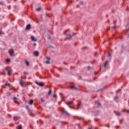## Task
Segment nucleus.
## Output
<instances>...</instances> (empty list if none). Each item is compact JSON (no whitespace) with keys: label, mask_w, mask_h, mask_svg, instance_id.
Returning <instances> with one entry per match:
<instances>
[{"label":"nucleus","mask_w":129,"mask_h":129,"mask_svg":"<svg viewBox=\"0 0 129 129\" xmlns=\"http://www.w3.org/2000/svg\"><path fill=\"white\" fill-rule=\"evenodd\" d=\"M116 115H117L118 116L120 115V113H119V112H116Z\"/></svg>","instance_id":"obj_20"},{"label":"nucleus","mask_w":129,"mask_h":129,"mask_svg":"<svg viewBox=\"0 0 129 129\" xmlns=\"http://www.w3.org/2000/svg\"><path fill=\"white\" fill-rule=\"evenodd\" d=\"M31 28V25L30 24H28L26 26V30H29Z\"/></svg>","instance_id":"obj_12"},{"label":"nucleus","mask_w":129,"mask_h":129,"mask_svg":"<svg viewBox=\"0 0 129 129\" xmlns=\"http://www.w3.org/2000/svg\"><path fill=\"white\" fill-rule=\"evenodd\" d=\"M2 34H3V32L0 30V35H2Z\"/></svg>","instance_id":"obj_26"},{"label":"nucleus","mask_w":129,"mask_h":129,"mask_svg":"<svg viewBox=\"0 0 129 129\" xmlns=\"http://www.w3.org/2000/svg\"><path fill=\"white\" fill-rule=\"evenodd\" d=\"M10 61L11 59L10 58H7L6 59V62H7V63H10Z\"/></svg>","instance_id":"obj_13"},{"label":"nucleus","mask_w":129,"mask_h":129,"mask_svg":"<svg viewBox=\"0 0 129 129\" xmlns=\"http://www.w3.org/2000/svg\"><path fill=\"white\" fill-rule=\"evenodd\" d=\"M96 104L98 105V106H100V102H98V101H96Z\"/></svg>","instance_id":"obj_17"},{"label":"nucleus","mask_w":129,"mask_h":129,"mask_svg":"<svg viewBox=\"0 0 129 129\" xmlns=\"http://www.w3.org/2000/svg\"><path fill=\"white\" fill-rule=\"evenodd\" d=\"M35 83H36V84H37V85H39V86H40L42 87V86H44V83H38V82H35Z\"/></svg>","instance_id":"obj_1"},{"label":"nucleus","mask_w":129,"mask_h":129,"mask_svg":"<svg viewBox=\"0 0 129 129\" xmlns=\"http://www.w3.org/2000/svg\"><path fill=\"white\" fill-rule=\"evenodd\" d=\"M25 74H27V73H24Z\"/></svg>","instance_id":"obj_35"},{"label":"nucleus","mask_w":129,"mask_h":129,"mask_svg":"<svg viewBox=\"0 0 129 129\" xmlns=\"http://www.w3.org/2000/svg\"><path fill=\"white\" fill-rule=\"evenodd\" d=\"M119 91V90L117 91V92H118Z\"/></svg>","instance_id":"obj_37"},{"label":"nucleus","mask_w":129,"mask_h":129,"mask_svg":"<svg viewBox=\"0 0 129 129\" xmlns=\"http://www.w3.org/2000/svg\"><path fill=\"white\" fill-rule=\"evenodd\" d=\"M70 88H71V89H74L75 90H78L77 88H76L74 85L71 86Z\"/></svg>","instance_id":"obj_3"},{"label":"nucleus","mask_w":129,"mask_h":129,"mask_svg":"<svg viewBox=\"0 0 129 129\" xmlns=\"http://www.w3.org/2000/svg\"><path fill=\"white\" fill-rule=\"evenodd\" d=\"M107 63H108V61H107L104 62V63H103V66H104V67H105V68H106V67H107Z\"/></svg>","instance_id":"obj_7"},{"label":"nucleus","mask_w":129,"mask_h":129,"mask_svg":"<svg viewBox=\"0 0 129 129\" xmlns=\"http://www.w3.org/2000/svg\"><path fill=\"white\" fill-rule=\"evenodd\" d=\"M9 53H10V56H13L14 55V50H13V49L10 50Z\"/></svg>","instance_id":"obj_4"},{"label":"nucleus","mask_w":129,"mask_h":129,"mask_svg":"<svg viewBox=\"0 0 129 129\" xmlns=\"http://www.w3.org/2000/svg\"><path fill=\"white\" fill-rule=\"evenodd\" d=\"M26 108L29 110V107L28 106H26Z\"/></svg>","instance_id":"obj_28"},{"label":"nucleus","mask_w":129,"mask_h":129,"mask_svg":"<svg viewBox=\"0 0 129 129\" xmlns=\"http://www.w3.org/2000/svg\"><path fill=\"white\" fill-rule=\"evenodd\" d=\"M72 38V36L71 35H67V39H71Z\"/></svg>","instance_id":"obj_10"},{"label":"nucleus","mask_w":129,"mask_h":129,"mask_svg":"<svg viewBox=\"0 0 129 129\" xmlns=\"http://www.w3.org/2000/svg\"><path fill=\"white\" fill-rule=\"evenodd\" d=\"M46 59H47V60L46 61H45V63H46V64H49L50 63V58L49 57H46Z\"/></svg>","instance_id":"obj_8"},{"label":"nucleus","mask_w":129,"mask_h":129,"mask_svg":"<svg viewBox=\"0 0 129 129\" xmlns=\"http://www.w3.org/2000/svg\"><path fill=\"white\" fill-rule=\"evenodd\" d=\"M53 97H54L55 98H56L57 97V95L54 94L53 95Z\"/></svg>","instance_id":"obj_25"},{"label":"nucleus","mask_w":129,"mask_h":129,"mask_svg":"<svg viewBox=\"0 0 129 129\" xmlns=\"http://www.w3.org/2000/svg\"><path fill=\"white\" fill-rule=\"evenodd\" d=\"M88 129H91V128H89Z\"/></svg>","instance_id":"obj_38"},{"label":"nucleus","mask_w":129,"mask_h":129,"mask_svg":"<svg viewBox=\"0 0 129 129\" xmlns=\"http://www.w3.org/2000/svg\"><path fill=\"white\" fill-rule=\"evenodd\" d=\"M29 104H33V100H30L29 101Z\"/></svg>","instance_id":"obj_19"},{"label":"nucleus","mask_w":129,"mask_h":129,"mask_svg":"<svg viewBox=\"0 0 129 129\" xmlns=\"http://www.w3.org/2000/svg\"><path fill=\"white\" fill-rule=\"evenodd\" d=\"M108 57H110V53H108Z\"/></svg>","instance_id":"obj_30"},{"label":"nucleus","mask_w":129,"mask_h":129,"mask_svg":"<svg viewBox=\"0 0 129 129\" xmlns=\"http://www.w3.org/2000/svg\"><path fill=\"white\" fill-rule=\"evenodd\" d=\"M13 99L15 100L14 102H17V103H18V102H17L18 99L16 97H14Z\"/></svg>","instance_id":"obj_15"},{"label":"nucleus","mask_w":129,"mask_h":129,"mask_svg":"<svg viewBox=\"0 0 129 129\" xmlns=\"http://www.w3.org/2000/svg\"><path fill=\"white\" fill-rule=\"evenodd\" d=\"M25 64H26V65L27 66H29V61H27V60H26L25 61Z\"/></svg>","instance_id":"obj_18"},{"label":"nucleus","mask_w":129,"mask_h":129,"mask_svg":"<svg viewBox=\"0 0 129 129\" xmlns=\"http://www.w3.org/2000/svg\"><path fill=\"white\" fill-rule=\"evenodd\" d=\"M37 44H36V43H34L33 44V46H36Z\"/></svg>","instance_id":"obj_31"},{"label":"nucleus","mask_w":129,"mask_h":129,"mask_svg":"<svg viewBox=\"0 0 129 129\" xmlns=\"http://www.w3.org/2000/svg\"><path fill=\"white\" fill-rule=\"evenodd\" d=\"M126 111H127V112H128V113H129V110H127Z\"/></svg>","instance_id":"obj_33"},{"label":"nucleus","mask_w":129,"mask_h":129,"mask_svg":"<svg viewBox=\"0 0 129 129\" xmlns=\"http://www.w3.org/2000/svg\"><path fill=\"white\" fill-rule=\"evenodd\" d=\"M88 69H89L90 68V67H88Z\"/></svg>","instance_id":"obj_36"},{"label":"nucleus","mask_w":129,"mask_h":129,"mask_svg":"<svg viewBox=\"0 0 129 129\" xmlns=\"http://www.w3.org/2000/svg\"><path fill=\"white\" fill-rule=\"evenodd\" d=\"M62 113H67V112H65V111H62Z\"/></svg>","instance_id":"obj_27"},{"label":"nucleus","mask_w":129,"mask_h":129,"mask_svg":"<svg viewBox=\"0 0 129 129\" xmlns=\"http://www.w3.org/2000/svg\"><path fill=\"white\" fill-rule=\"evenodd\" d=\"M41 10V7H38L36 9V12H39V11Z\"/></svg>","instance_id":"obj_14"},{"label":"nucleus","mask_w":129,"mask_h":129,"mask_svg":"<svg viewBox=\"0 0 129 129\" xmlns=\"http://www.w3.org/2000/svg\"><path fill=\"white\" fill-rule=\"evenodd\" d=\"M79 119H83V118H81V117H78Z\"/></svg>","instance_id":"obj_29"},{"label":"nucleus","mask_w":129,"mask_h":129,"mask_svg":"<svg viewBox=\"0 0 129 129\" xmlns=\"http://www.w3.org/2000/svg\"><path fill=\"white\" fill-rule=\"evenodd\" d=\"M117 98H118V97L117 96H115L114 97V100H117Z\"/></svg>","instance_id":"obj_22"},{"label":"nucleus","mask_w":129,"mask_h":129,"mask_svg":"<svg viewBox=\"0 0 129 129\" xmlns=\"http://www.w3.org/2000/svg\"><path fill=\"white\" fill-rule=\"evenodd\" d=\"M78 106L79 107V106H80V104H79Z\"/></svg>","instance_id":"obj_34"},{"label":"nucleus","mask_w":129,"mask_h":129,"mask_svg":"<svg viewBox=\"0 0 129 129\" xmlns=\"http://www.w3.org/2000/svg\"><path fill=\"white\" fill-rule=\"evenodd\" d=\"M31 39L32 40V41H33V42H37V39L35 38V37H34V36H31Z\"/></svg>","instance_id":"obj_5"},{"label":"nucleus","mask_w":129,"mask_h":129,"mask_svg":"<svg viewBox=\"0 0 129 129\" xmlns=\"http://www.w3.org/2000/svg\"><path fill=\"white\" fill-rule=\"evenodd\" d=\"M112 29H115V26H114Z\"/></svg>","instance_id":"obj_32"},{"label":"nucleus","mask_w":129,"mask_h":129,"mask_svg":"<svg viewBox=\"0 0 129 129\" xmlns=\"http://www.w3.org/2000/svg\"><path fill=\"white\" fill-rule=\"evenodd\" d=\"M20 84L21 86H22V87H24L25 86V84H24V82H23L22 81L20 82Z\"/></svg>","instance_id":"obj_9"},{"label":"nucleus","mask_w":129,"mask_h":129,"mask_svg":"<svg viewBox=\"0 0 129 129\" xmlns=\"http://www.w3.org/2000/svg\"><path fill=\"white\" fill-rule=\"evenodd\" d=\"M12 73H13V71L12 70V69H9L8 70V74L9 76H11Z\"/></svg>","instance_id":"obj_2"},{"label":"nucleus","mask_w":129,"mask_h":129,"mask_svg":"<svg viewBox=\"0 0 129 129\" xmlns=\"http://www.w3.org/2000/svg\"><path fill=\"white\" fill-rule=\"evenodd\" d=\"M73 101H70V102H68L67 103V104L68 105H70V104H72V103H73Z\"/></svg>","instance_id":"obj_16"},{"label":"nucleus","mask_w":129,"mask_h":129,"mask_svg":"<svg viewBox=\"0 0 129 129\" xmlns=\"http://www.w3.org/2000/svg\"><path fill=\"white\" fill-rule=\"evenodd\" d=\"M6 85H7V86H11V85L9 83H6Z\"/></svg>","instance_id":"obj_24"},{"label":"nucleus","mask_w":129,"mask_h":129,"mask_svg":"<svg viewBox=\"0 0 129 129\" xmlns=\"http://www.w3.org/2000/svg\"><path fill=\"white\" fill-rule=\"evenodd\" d=\"M34 56H36V57H38L39 56V52L35 51L34 52Z\"/></svg>","instance_id":"obj_6"},{"label":"nucleus","mask_w":129,"mask_h":129,"mask_svg":"<svg viewBox=\"0 0 129 129\" xmlns=\"http://www.w3.org/2000/svg\"><path fill=\"white\" fill-rule=\"evenodd\" d=\"M18 129H22V126L21 125L18 126Z\"/></svg>","instance_id":"obj_23"},{"label":"nucleus","mask_w":129,"mask_h":129,"mask_svg":"<svg viewBox=\"0 0 129 129\" xmlns=\"http://www.w3.org/2000/svg\"><path fill=\"white\" fill-rule=\"evenodd\" d=\"M20 119L19 117H17V116H14V120H18V119Z\"/></svg>","instance_id":"obj_11"},{"label":"nucleus","mask_w":129,"mask_h":129,"mask_svg":"<svg viewBox=\"0 0 129 129\" xmlns=\"http://www.w3.org/2000/svg\"><path fill=\"white\" fill-rule=\"evenodd\" d=\"M48 94L49 95H50V94H51V89H49V91H48Z\"/></svg>","instance_id":"obj_21"}]
</instances>
